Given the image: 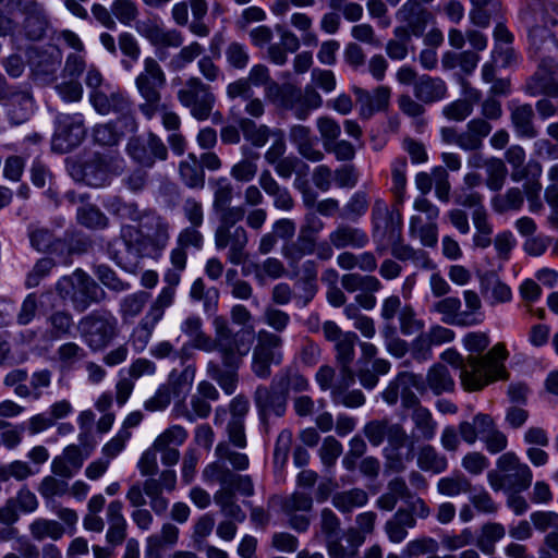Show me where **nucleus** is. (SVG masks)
<instances>
[{
    "mask_svg": "<svg viewBox=\"0 0 558 558\" xmlns=\"http://www.w3.org/2000/svg\"><path fill=\"white\" fill-rule=\"evenodd\" d=\"M506 529L501 523L489 522L482 526L481 534L476 541V546L486 555H493L495 544L504 538Z\"/></svg>",
    "mask_w": 558,
    "mask_h": 558,
    "instance_id": "nucleus-57",
    "label": "nucleus"
},
{
    "mask_svg": "<svg viewBox=\"0 0 558 558\" xmlns=\"http://www.w3.org/2000/svg\"><path fill=\"white\" fill-rule=\"evenodd\" d=\"M180 105L189 109L190 114L198 120H207L216 104L211 87L198 76L187 77L177 92Z\"/></svg>",
    "mask_w": 558,
    "mask_h": 558,
    "instance_id": "nucleus-8",
    "label": "nucleus"
},
{
    "mask_svg": "<svg viewBox=\"0 0 558 558\" xmlns=\"http://www.w3.org/2000/svg\"><path fill=\"white\" fill-rule=\"evenodd\" d=\"M395 16L399 23L396 28H403L409 35L414 37L423 36L433 19L432 12L421 0H407L396 11Z\"/></svg>",
    "mask_w": 558,
    "mask_h": 558,
    "instance_id": "nucleus-16",
    "label": "nucleus"
},
{
    "mask_svg": "<svg viewBox=\"0 0 558 558\" xmlns=\"http://www.w3.org/2000/svg\"><path fill=\"white\" fill-rule=\"evenodd\" d=\"M128 155L143 167L151 168L156 160H166L168 149L163 142L150 133L146 140L132 137L126 144Z\"/></svg>",
    "mask_w": 558,
    "mask_h": 558,
    "instance_id": "nucleus-17",
    "label": "nucleus"
},
{
    "mask_svg": "<svg viewBox=\"0 0 558 558\" xmlns=\"http://www.w3.org/2000/svg\"><path fill=\"white\" fill-rule=\"evenodd\" d=\"M497 469L505 473L509 493L525 492L532 484L533 472L523 463L517 453L509 451L502 453L496 461Z\"/></svg>",
    "mask_w": 558,
    "mask_h": 558,
    "instance_id": "nucleus-15",
    "label": "nucleus"
},
{
    "mask_svg": "<svg viewBox=\"0 0 558 558\" xmlns=\"http://www.w3.org/2000/svg\"><path fill=\"white\" fill-rule=\"evenodd\" d=\"M120 238L124 248L119 250L117 243H112L108 247L109 254L122 269L135 272L142 256L150 252L141 225H122Z\"/></svg>",
    "mask_w": 558,
    "mask_h": 558,
    "instance_id": "nucleus-6",
    "label": "nucleus"
},
{
    "mask_svg": "<svg viewBox=\"0 0 558 558\" xmlns=\"http://www.w3.org/2000/svg\"><path fill=\"white\" fill-rule=\"evenodd\" d=\"M412 37L403 28H395L393 38L386 43L385 50L387 56L391 60H404L409 54Z\"/></svg>",
    "mask_w": 558,
    "mask_h": 558,
    "instance_id": "nucleus-59",
    "label": "nucleus"
},
{
    "mask_svg": "<svg viewBox=\"0 0 558 558\" xmlns=\"http://www.w3.org/2000/svg\"><path fill=\"white\" fill-rule=\"evenodd\" d=\"M179 172L186 186L191 189H201L204 186L205 174L193 154H190L186 160L180 162Z\"/></svg>",
    "mask_w": 558,
    "mask_h": 558,
    "instance_id": "nucleus-58",
    "label": "nucleus"
},
{
    "mask_svg": "<svg viewBox=\"0 0 558 558\" xmlns=\"http://www.w3.org/2000/svg\"><path fill=\"white\" fill-rule=\"evenodd\" d=\"M80 337L92 352L106 350L121 332L118 318L107 310H96L77 324Z\"/></svg>",
    "mask_w": 558,
    "mask_h": 558,
    "instance_id": "nucleus-3",
    "label": "nucleus"
},
{
    "mask_svg": "<svg viewBox=\"0 0 558 558\" xmlns=\"http://www.w3.org/2000/svg\"><path fill=\"white\" fill-rule=\"evenodd\" d=\"M398 323L401 335L405 337L416 335L425 327L424 320L418 318L416 311L411 304L403 305V311L398 317Z\"/></svg>",
    "mask_w": 558,
    "mask_h": 558,
    "instance_id": "nucleus-63",
    "label": "nucleus"
},
{
    "mask_svg": "<svg viewBox=\"0 0 558 558\" xmlns=\"http://www.w3.org/2000/svg\"><path fill=\"white\" fill-rule=\"evenodd\" d=\"M287 274L283 263L277 257H267L262 263L254 265V278L259 286H265L268 280H277Z\"/></svg>",
    "mask_w": 558,
    "mask_h": 558,
    "instance_id": "nucleus-54",
    "label": "nucleus"
},
{
    "mask_svg": "<svg viewBox=\"0 0 558 558\" xmlns=\"http://www.w3.org/2000/svg\"><path fill=\"white\" fill-rule=\"evenodd\" d=\"M239 128L244 138L255 147H263L269 140L270 130L267 125H257L247 118H241Z\"/></svg>",
    "mask_w": 558,
    "mask_h": 558,
    "instance_id": "nucleus-61",
    "label": "nucleus"
},
{
    "mask_svg": "<svg viewBox=\"0 0 558 558\" xmlns=\"http://www.w3.org/2000/svg\"><path fill=\"white\" fill-rule=\"evenodd\" d=\"M150 294L146 291H136L125 295L119 304V315L123 323H129L138 317L147 303Z\"/></svg>",
    "mask_w": 558,
    "mask_h": 558,
    "instance_id": "nucleus-45",
    "label": "nucleus"
},
{
    "mask_svg": "<svg viewBox=\"0 0 558 558\" xmlns=\"http://www.w3.org/2000/svg\"><path fill=\"white\" fill-rule=\"evenodd\" d=\"M412 438L416 441H430L435 438L438 429V423L434 418L433 413L422 404L412 409Z\"/></svg>",
    "mask_w": 558,
    "mask_h": 558,
    "instance_id": "nucleus-33",
    "label": "nucleus"
},
{
    "mask_svg": "<svg viewBox=\"0 0 558 558\" xmlns=\"http://www.w3.org/2000/svg\"><path fill=\"white\" fill-rule=\"evenodd\" d=\"M357 339L355 332L347 331L343 338L335 343L336 359L341 365V376H343L344 386L347 387L354 383V375L349 366L354 359V347Z\"/></svg>",
    "mask_w": 558,
    "mask_h": 558,
    "instance_id": "nucleus-36",
    "label": "nucleus"
},
{
    "mask_svg": "<svg viewBox=\"0 0 558 558\" xmlns=\"http://www.w3.org/2000/svg\"><path fill=\"white\" fill-rule=\"evenodd\" d=\"M440 357L460 369L461 385L468 391L481 390L489 383L507 376L504 362L508 357V352L504 343L495 344L485 356L469 355L463 361L456 350L448 349Z\"/></svg>",
    "mask_w": 558,
    "mask_h": 558,
    "instance_id": "nucleus-1",
    "label": "nucleus"
},
{
    "mask_svg": "<svg viewBox=\"0 0 558 558\" xmlns=\"http://www.w3.org/2000/svg\"><path fill=\"white\" fill-rule=\"evenodd\" d=\"M196 375V367L187 365L182 371L172 369L168 377L167 387L175 398H184L190 391Z\"/></svg>",
    "mask_w": 558,
    "mask_h": 558,
    "instance_id": "nucleus-48",
    "label": "nucleus"
},
{
    "mask_svg": "<svg viewBox=\"0 0 558 558\" xmlns=\"http://www.w3.org/2000/svg\"><path fill=\"white\" fill-rule=\"evenodd\" d=\"M311 133L308 126L294 124L290 128L289 138L296 146L301 156L312 162H317L323 160L324 154L315 147Z\"/></svg>",
    "mask_w": 558,
    "mask_h": 558,
    "instance_id": "nucleus-38",
    "label": "nucleus"
},
{
    "mask_svg": "<svg viewBox=\"0 0 558 558\" xmlns=\"http://www.w3.org/2000/svg\"><path fill=\"white\" fill-rule=\"evenodd\" d=\"M414 389L422 395L425 393V384L422 375L403 371L389 381L381 392V398L390 407L396 405L400 400L401 407L404 410H412L421 405V400L414 392Z\"/></svg>",
    "mask_w": 558,
    "mask_h": 558,
    "instance_id": "nucleus-10",
    "label": "nucleus"
},
{
    "mask_svg": "<svg viewBox=\"0 0 558 558\" xmlns=\"http://www.w3.org/2000/svg\"><path fill=\"white\" fill-rule=\"evenodd\" d=\"M492 124L483 118L470 120L463 131L466 150H478L483 147V141L492 132Z\"/></svg>",
    "mask_w": 558,
    "mask_h": 558,
    "instance_id": "nucleus-47",
    "label": "nucleus"
},
{
    "mask_svg": "<svg viewBox=\"0 0 558 558\" xmlns=\"http://www.w3.org/2000/svg\"><path fill=\"white\" fill-rule=\"evenodd\" d=\"M425 392L429 390L434 396L452 393L456 390V381L448 367L442 363L433 364L423 378Z\"/></svg>",
    "mask_w": 558,
    "mask_h": 558,
    "instance_id": "nucleus-34",
    "label": "nucleus"
},
{
    "mask_svg": "<svg viewBox=\"0 0 558 558\" xmlns=\"http://www.w3.org/2000/svg\"><path fill=\"white\" fill-rule=\"evenodd\" d=\"M38 508V499L36 495L28 488H21L15 497L7 499L3 506L0 507V515L2 517V524L12 527L19 519V510L24 513H32Z\"/></svg>",
    "mask_w": 558,
    "mask_h": 558,
    "instance_id": "nucleus-23",
    "label": "nucleus"
},
{
    "mask_svg": "<svg viewBox=\"0 0 558 558\" xmlns=\"http://www.w3.org/2000/svg\"><path fill=\"white\" fill-rule=\"evenodd\" d=\"M29 241L36 251L43 253H54L64 247V242L45 227H32Z\"/></svg>",
    "mask_w": 558,
    "mask_h": 558,
    "instance_id": "nucleus-46",
    "label": "nucleus"
},
{
    "mask_svg": "<svg viewBox=\"0 0 558 558\" xmlns=\"http://www.w3.org/2000/svg\"><path fill=\"white\" fill-rule=\"evenodd\" d=\"M236 368L238 367H227L223 369L218 363L210 361L207 363L206 372L225 393L232 395L236 390L239 381Z\"/></svg>",
    "mask_w": 558,
    "mask_h": 558,
    "instance_id": "nucleus-50",
    "label": "nucleus"
},
{
    "mask_svg": "<svg viewBox=\"0 0 558 558\" xmlns=\"http://www.w3.org/2000/svg\"><path fill=\"white\" fill-rule=\"evenodd\" d=\"M461 300L457 296H445L435 302L432 312L441 315V322L448 325L462 326Z\"/></svg>",
    "mask_w": 558,
    "mask_h": 558,
    "instance_id": "nucleus-51",
    "label": "nucleus"
},
{
    "mask_svg": "<svg viewBox=\"0 0 558 558\" xmlns=\"http://www.w3.org/2000/svg\"><path fill=\"white\" fill-rule=\"evenodd\" d=\"M254 403L260 422L268 424L270 416L281 417L287 410V396L280 389L274 390L258 386L254 392Z\"/></svg>",
    "mask_w": 558,
    "mask_h": 558,
    "instance_id": "nucleus-18",
    "label": "nucleus"
},
{
    "mask_svg": "<svg viewBox=\"0 0 558 558\" xmlns=\"http://www.w3.org/2000/svg\"><path fill=\"white\" fill-rule=\"evenodd\" d=\"M496 427L495 420L489 414L477 413L471 422L459 423V433L465 444L474 445L477 439L484 440Z\"/></svg>",
    "mask_w": 558,
    "mask_h": 558,
    "instance_id": "nucleus-31",
    "label": "nucleus"
},
{
    "mask_svg": "<svg viewBox=\"0 0 558 558\" xmlns=\"http://www.w3.org/2000/svg\"><path fill=\"white\" fill-rule=\"evenodd\" d=\"M214 197L213 210L217 215L218 220L225 218L244 217L245 208L241 205L231 206L233 201V185L226 178H219L211 183Z\"/></svg>",
    "mask_w": 558,
    "mask_h": 558,
    "instance_id": "nucleus-20",
    "label": "nucleus"
},
{
    "mask_svg": "<svg viewBox=\"0 0 558 558\" xmlns=\"http://www.w3.org/2000/svg\"><path fill=\"white\" fill-rule=\"evenodd\" d=\"M414 97L425 105L442 101L448 96V86L440 76L422 74L415 82Z\"/></svg>",
    "mask_w": 558,
    "mask_h": 558,
    "instance_id": "nucleus-26",
    "label": "nucleus"
},
{
    "mask_svg": "<svg viewBox=\"0 0 558 558\" xmlns=\"http://www.w3.org/2000/svg\"><path fill=\"white\" fill-rule=\"evenodd\" d=\"M272 385L283 391L286 395L289 391L302 392L308 389V380L292 368H286L279 373L272 380Z\"/></svg>",
    "mask_w": 558,
    "mask_h": 558,
    "instance_id": "nucleus-56",
    "label": "nucleus"
},
{
    "mask_svg": "<svg viewBox=\"0 0 558 558\" xmlns=\"http://www.w3.org/2000/svg\"><path fill=\"white\" fill-rule=\"evenodd\" d=\"M89 101L94 109L102 116L110 113L125 112L132 105L130 98L120 89L106 92H95L89 94Z\"/></svg>",
    "mask_w": 558,
    "mask_h": 558,
    "instance_id": "nucleus-30",
    "label": "nucleus"
},
{
    "mask_svg": "<svg viewBox=\"0 0 558 558\" xmlns=\"http://www.w3.org/2000/svg\"><path fill=\"white\" fill-rule=\"evenodd\" d=\"M86 355L85 349L73 341L62 343L56 351L58 362L66 368H72L76 363L84 360Z\"/></svg>",
    "mask_w": 558,
    "mask_h": 558,
    "instance_id": "nucleus-64",
    "label": "nucleus"
},
{
    "mask_svg": "<svg viewBox=\"0 0 558 558\" xmlns=\"http://www.w3.org/2000/svg\"><path fill=\"white\" fill-rule=\"evenodd\" d=\"M481 293L490 305L509 302L511 289L494 274H486L480 280Z\"/></svg>",
    "mask_w": 558,
    "mask_h": 558,
    "instance_id": "nucleus-40",
    "label": "nucleus"
},
{
    "mask_svg": "<svg viewBox=\"0 0 558 558\" xmlns=\"http://www.w3.org/2000/svg\"><path fill=\"white\" fill-rule=\"evenodd\" d=\"M136 31L158 49L169 47L179 48L182 46L184 40L180 31L174 28L167 29L154 21L137 23Z\"/></svg>",
    "mask_w": 558,
    "mask_h": 558,
    "instance_id": "nucleus-22",
    "label": "nucleus"
},
{
    "mask_svg": "<svg viewBox=\"0 0 558 558\" xmlns=\"http://www.w3.org/2000/svg\"><path fill=\"white\" fill-rule=\"evenodd\" d=\"M462 295L465 307L464 310L461 308L462 327L482 324L485 319V314L478 293L474 290H464Z\"/></svg>",
    "mask_w": 558,
    "mask_h": 558,
    "instance_id": "nucleus-41",
    "label": "nucleus"
},
{
    "mask_svg": "<svg viewBox=\"0 0 558 558\" xmlns=\"http://www.w3.org/2000/svg\"><path fill=\"white\" fill-rule=\"evenodd\" d=\"M47 332L51 339L59 340L72 335L74 328L73 315L65 310L52 312L46 319Z\"/></svg>",
    "mask_w": 558,
    "mask_h": 558,
    "instance_id": "nucleus-44",
    "label": "nucleus"
},
{
    "mask_svg": "<svg viewBox=\"0 0 558 558\" xmlns=\"http://www.w3.org/2000/svg\"><path fill=\"white\" fill-rule=\"evenodd\" d=\"M368 501L367 493L362 488H351L336 492L331 496L332 506L342 513H350L355 508L363 507Z\"/></svg>",
    "mask_w": 558,
    "mask_h": 558,
    "instance_id": "nucleus-42",
    "label": "nucleus"
},
{
    "mask_svg": "<svg viewBox=\"0 0 558 558\" xmlns=\"http://www.w3.org/2000/svg\"><path fill=\"white\" fill-rule=\"evenodd\" d=\"M524 202L523 193L519 187H511L504 194H497L492 198V207L498 214L519 210Z\"/></svg>",
    "mask_w": 558,
    "mask_h": 558,
    "instance_id": "nucleus-60",
    "label": "nucleus"
},
{
    "mask_svg": "<svg viewBox=\"0 0 558 558\" xmlns=\"http://www.w3.org/2000/svg\"><path fill=\"white\" fill-rule=\"evenodd\" d=\"M537 71L534 74L536 93H543L551 97H558V62L551 57H541Z\"/></svg>",
    "mask_w": 558,
    "mask_h": 558,
    "instance_id": "nucleus-32",
    "label": "nucleus"
},
{
    "mask_svg": "<svg viewBox=\"0 0 558 558\" xmlns=\"http://www.w3.org/2000/svg\"><path fill=\"white\" fill-rule=\"evenodd\" d=\"M2 102L14 124H21L28 120L34 108L33 96L28 88L13 86Z\"/></svg>",
    "mask_w": 558,
    "mask_h": 558,
    "instance_id": "nucleus-25",
    "label": "nucleus"
},
{
    "mask_svg": "<svg viewBox=\"0 0 558 558\" xmlns=\"http://www.w3.org/2000/svg\"><path fill=\"white\" fill-rule=\"evenodd\" d=\"M110 172V160L99 154H95L83 163L73 165L71 173L77 180L84 181L90 186H101L106 183Z\"/></svg>",
    "mask_w": 558,
    "mask_h": 558,
    "instance_id": "nucleus-21",
    "label": "nucleus"
},
{
    "mask_svg": "<svg viewBox=\"0 0 558 558\" xmlns=\"http://www.w3.org/2000/svg\"><path fill=\"white\" fill-rule=\"evenodd\" d=\"M17 10L25 16L23 28L31 40L41 39L49 26L46 10L37 0H19Z\"/></svg>",
    "mask_w": 558,
    "mask_h": 558,
    "instance_id": "nucleus-19",
    "label": "nucleus"
},
{
    "mask_svg": "<svg viewBox=\"0 0 558 558\" xmlns=\"http://www.w3.org/2000/svg\"><path fill=\"white\" fill-rule=\"evenodd\" d=\"M170 262L172 267L167 269L163 275V281L166 282V286L160 290L157 296L173 304L177 294V287L181 281V274L186 268V250L177 245L170 252Z\"/></svg>",
    "mask_w": 558,
    "mask_h": 558,
    "instance_id": "nucleus-24",
    "label": "nucleus"
},
{
    "mask_svg": "<svg viewBox=\"0 0 558 558\" xmlns=\"http://www.w3.org/2000/svg\"><path fill=\"white\" fill-rule=\"evenodd\" d=\"M81 449L71 445L68 446L61 456L56 457L51 462V471L62 478H71L83 465Z\"/></svg>",
    "mask_w": 558,
    "mask_h": 558,
    "instance_id": "nucleus-37",
    "label": "nucleus"
},
{
    "mask_svg": "<svg viewBox=\"0 0 558 558\" xmlns=\"http://www.w3.org/2000/svg\"><path fill=\"white\" fill-rule=\"evenodd\" d=\"M257 342L253 349L252 371L263 379L271 375L270 365L282 361L281 347L283 340L277 333L262 329L257 332Z\"/></svg>",
    "mask_w": 558,
    "mask_h": 558,
    "instance_id": "nucleus-11",
    "label": "nucleus"
},
{
    "mask_svg": "<svg viewBox=\"0 0 558 558\" xmlns=\"http://www.w3.org/2000/svg\"><path fill=\"white\" fill-rule=\"evenodd\" d=\"M140 225L150 252H160L167 246L170 239V227L163 218L151 213Z\"/></svg>",
    "mask_w": 558,
    "mask_h": 558,
    "instance_id": "nucleus-28",
    "label": "nucleus"
},
{
    "mask_svg": "<svg viewBox=\"0 0 558 558\" xmlns=\"http://www.w3.org/2000/svg\"><path fill=\"white\" fill-rule=\"evenodd\" d=\"M28 530L32 538L37 542H41L46 538L58 541L65 533V529L60 522L45 518H37L32 521Z\"/></svg>",
    "mask_w": 558,
    "mask_h": 558,
    "instance_id": "nucleus-49",
    "label": "nucleus"
},
{
    "mask_svg": "<svg viewBox=\"0 0 558 558\" xmlns=\"http://www.w3.org/2000/svg\"><path fill=\"white\" fill-rule=\"evenodd\" d=\"M348 387L344 386L343 376L341 380L337 383V386L332 388L331 399L335 404H341L347 408H359L365 403V396L361 390L345 391Z\"/></svg>",
    "mask_w": 558,
    "mask_h": 558,
    "instance_id": "nucleus-62",
    "label": "nucleus"
},
{
    "mask_svg": "<svg viewBox=\"0 0 558 558\" xmlns=\"http://www.w3.org/2000/svg\"><path fill=\"white\" fill-rule=\"evenodd\" d=\"M341 286L348 292L356 291H380L383 284L380 280L371 275H361L357 272L345 274L341 278Z\"/></svg>",
    "mask_w": 558,
    "mask_h": 558,
    "instance_id": "nucleus-55",
    "label": "nucleus"
},
{
    "mask_svg": "<svg viewBox=\"0 0 558 558\" xmlns=\"http://www.w3.org/2000/svg\"><path fill=\"white\" fill-rule=\"evenodd\" d=\"M437 492L447 497H457L472 492L471 481L460 472L441 477L437 483Z\"/></svg>",
    "mask_w": 558,
    "mask_h": 558,
    "instance_id": "nucleus-52",
    "label": "nucleus"
},
{
    "mask_svg": "<svg viewBox=\"0 0 558 558\" xmlns=\"http://www.w3.org/2000/svg\"><path fill=\"white\" fill-rule=\"evenodd\" d=\"M330 244L337 248H353L362 250L369 243V238L366 231L361 228L350 225H339L328 235Z\"/></svg>",
    "mask_w": 558,
    "mask_h": 558,
    "instance_id": "nucleus-27",
    "label": "nucleus"
},
{
    "mask_svg": "<svg viewBox=\"0 0 558 558\" xmlns=\"http://www.w3.org/2000/svg\"><path fill=\"white\" fill-rule=\"evenodd\" d=\"M203 322L201 317L192 315L189 316L181 325V330L186 335L193 348L213 352L211 337L207 336L203 329Z\"/></svg>",
    "mask_w": 558,
    "mask_h": 558,
    "instance_id": "nucleus-43",
    "label": "nucleus"
},
{
    "mask_svg": "<svg viewBox=\"0 0 558 558\" xmlns=\"http://www.w3.org/2000/svg\"><path fill=\"white\" fill-rule=\"evenodd\" d=\"M509 110L511 125L518 137L532 140L538 136V130L534 123V109L530 104H512Z\"/></svg>",
    "mask_w": 558,
    "mask_h": 558,
    "instance_id": "nucleus-29",
    "label": "nucleus"
},
{
    "mask_svg": "<svg viewBox=\"0 0 558 558\" xmlns=\"http://www.w3.org/2000/svg\"><path fill=\"white\" fill-rule=\"evenodd\" d=\"M364 436L374 447L381 446L385 441V452H398L402 449L409 436L404 427L388 417L376 418L367 422L363 427Z\"/></svg>",
    "mask_w": 558,
    "mask_h": 558,
    "instance_id": "nucleus-12",
    "label": "nucleus"
},
{
    "mask_svg": "<svg viewBox=\"0 0 558 558\" xmlns=\"http://www.w3.org/2000/svg\"><path fill=\"white\" fill-rule=\"evenodd\" d=\"M86 129L81 113L59 114L53 136V148L65 153L78 146L85 138Z\"/></svg>",
    "mask_w": 558,
    "mask_h": 558,
    "instance_id": "nucleus-14",
    "label": "nucleus"
},
{
    "mask_svg": "<svg viewBox=\"0 0 558 558\" xmlns=\"http://www.w3.org/2000/svg\"><path fill=\"white\" fill-rule=\"evenodd\" d=\"M215 338L211 339L213 351H218L226 367H239L244 356L248 354L253 344V327L233 331L227 319L215 317Z\"/></svg>",
    "mask_w": 558,
    "mask_h": 558,
    "instance_id": "nucleus-2",
    "label": "nucleus"
},
{
    "mask_svg": "<svg viewBox=\"0 0 558 558\" xmlns=\"http://www.w3.org/2000/svg\"><path fill=\"white\" fill-rule=\"evenodd\" d=\"M173 304L156 296L150 303L146 314L132 329L129 341L134 351L142 352L148 345L157 324L162 319L167 308Z\"/></svg>",
    "mask_w": 558,
    "mask_h": 558,
    "instance_id": "nucleus-13",
    "label": "nucleus"
},
{
    "mask_svg": "<svg viewBox=\"0 0 558 558\" xmlns=\"http://www.w3.org/2000/svg\"><path fill=\"white\" fill-rule=\"evenodd\" d=\"M56 291L62 300L71 301L77 312H84L93 303H99L105 299V291L81 269L60 278L56 283Z\"/></svg>",
    "mask_w": 558,
    "mask_h": 558,
    "instance_id": "nucleus-5",
    "label": "nucleus"
},
{
    "mask_svg": "<svg viewBox=\"0 0 558 558\" xmlns=\"http://www.w3.org/2000/svg\"><path fill=\"white\" fill-rule=\"evenodd\" d=\"M417 465L423 471L441 473L448 468V460L435 447L424 445L417 453Z\"/></svg>",
    "mask_w": 558,
    "mask_h": 558,
    "instance_id": "nucleus-53",
    "label": "nucleus"
},
{
    "mask_svg": "<svg viewBox=\"0 0 558 558\" xmlns=\"http://www.w3.org/2000/svg\"><path fill=\"white\" fill-rule=\"evenodd\" d=\"M243 218L234 217L218 220L214 233L215 247L218 251L228 248L227 259L235 266L241 265L247 258L248 233L244 227L238 225Z\"/></svg>",
    "mask_w": 558,
    "mask_h": 558,
    "instance_id": "nucleus-7",
    "label": "nucleus"
},
{
    "mask_svg": "<svg viewBox=\"0 0 558 558\" xmlns=\"http://www.w3.org/2000/svg\"><path fill=\"white\" fill-rule=\"evenodd\" d=\"M315 250L316 239L299 232L295 240H290L282 244L281 255L289 266L295 267L303 257L314 254Z\"/></svg>",
    "mask_w": 558,
    "mask_h": 558,
    "instance_id": "nucleus-39",
    "label": "nucleus"
},
{
    "mask_svg": "<svg viewBox=\"0 0 558 558\" xmlns=\"http://www.w3.org/2000/svg\"><path fill=\"white\" fill-rule=\"evenodd\" d=\"M166 83V73L159 62L153 57L145 58L143 70L135 77V87L143 99L138 109L147 120H151L161 109V90Z\"/></svg>",
    "mask_w": 558,
    "mask_h": 558,
    "instance_id": "nucleus-4",
    "label": "nucleus"
},
{
    "mask_svg": "<svg viewBox=\"0 0 558 558\" xmlns=\"http://www.w3.org/2000/svg\"><path fill=\"white\" fill-rule=\"evenodd\" d=\"M416 214L410 217L409 235L418 240L425 247L434 248L438 243L439 208L424 196L416 197L413 203Z\"/></svg>",
    "mask_w": 558,
    "mask_h": 558,
    "instance_id": "nucleus-9",
    "label": "nucleus"
},
{
    "mask_svg": "<svg viewBox=\"0 0 558 558\" xmlns=\"http://www.w3.org/2000/svg\"><path fill=\"white\" fill-rule=\"evenodd\" d=\"M218 389L208 380L197 384L195 392L190 398V407L197 418H207L211 413L210 402L219 399Z\"/></svg>",
    "mask_w": 558,
    "mask_h": 558,
    "instance_id": "nucleus-35",
    "label": "nucleus"
}]
</instances>
